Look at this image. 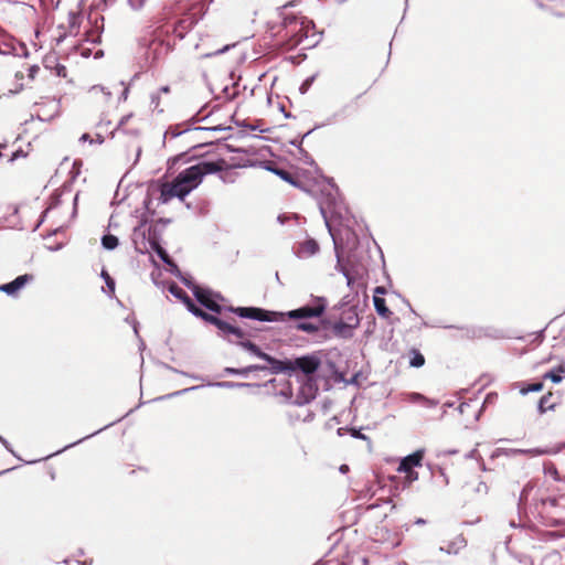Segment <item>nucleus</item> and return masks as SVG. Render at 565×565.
Instances as JSON below:
<instances>
[{"label":"nucleus","mask_w":565,"mask_h":565,"mask_svg":"<svg viewBox=\"0 0 565 565\" xmlns=\"http://www.w3.org/2000/svg\"><path fill=\"white\" fill-rule=\"evenodd\" d=\"M160 90L164 94H168L170 92V88L168 86H163L160 88Z\"/></svg>","instance_id":"nucleus-31"},{"label":"nucleus","mask_w":565,"mask_h":565,"mask_svg":"<svg viewBox=\"0 0 565 565\" xmlns=\"http://www.w3.org/2000/svg\"><path fill=\"white\" fill-rule=\"evenodd\" d=\"M565 373V364L561 363L553 370L543 374V380H550L553 383H559L563 379V374Z\"/></svg>","instance_id":"nucleus-14"},{"label":"nucleus","mask_w":565,"mask_h":565,"mask_svg":"<svg viewBox=\"0 0 565 565\" xmlns=\"http://www.w3.org/2000/svg\"><path fill=\"white\" fill-rule=\"evenodd\" d=\"M14 157H15V156H14V154H12V156L10 157L9 161H12V160L14 159Z\"/></svg>","instance_id":"nucleus-36"},{"label":"nucleus","mask_w":565,"mask_h":565,"mask_svg":"<svg viewBox=\"0 0 565 565\" xmlns=\"http://www.w3.org/2000/svg\"><path fill=\"white\" fill-rule=\"evenodd\" d=\"M385 294L384 287H376L375 288V295L373 297V302L375 310L377 315L382 318L390 319L393 312L388 309L386 306V301L383 297H380L379 295Z\"/></svg>","instance_id":"nucleus-12"},{"label":"nucleus","mask_w":565,"mask_h":565,"mask_svg":"<svg viewBox=\"0 0 565 565\" xmlns=\"http://www.w3.org/2000/svg\"><path fill=\"white\" fill-rule=\"evenodd\" d=\"M193 130H184L183 134L192 132Z\"/></svg>","instance_id":"nucleus-35"},{"label":"nucleus","mask_w":565,"mask_h":565,"mask_svg":"<svg viewBox=\"0 0 565 565\" xmlns=\"http://www.w3.org/2000/svg\"><path fill=\"white\" fill-rule=\"evenodd\" d=\"M326 309V303L319 299L315 306H303L287 313L269 311L257 307H230L228 310L241 318L254 319L259 321H284L287 316L289 319H307L320 317Z\"/></svg>","instance_id":"nucleus-3"},{"label":"nucleus","mask_w":565,"mask_h":565,"mask_svg":"<svg viewBox=\"0 0 565 565\" xmlns=\"http://www.w3.org/2000/svg\"><path fill=\"white\" fill-rule=\"evenodd\" d=\"M118 238L113 234L104 235L102 238V244L106 249H115L118 246Z\"/></svg>","instance_id":"nucleus-21"},{"label":"nucleus","mask_w":565,"mask_h":565,"mask_svg":"<svg viewBox=\"0 0 565 565\" xmlns=\"http://www.w3.org/2000/svg\"><path fill=\"white\" fill-rule=\"evenodd\" d=\"M102 276L105 278L106 284H107L108 288L110 289V292H114L115 291V281H114V279L105 270H103Z\"/></svg>","instance_id":"nucleus-24"},{"label":"nucleus","mask_w":565,"mask_h":565,"mask_svg":"<svg viewBox=\"0 0 565 565\" xmlns=\"http://www.w3.org/2000/svg\"><path fill=\"white\" fill-rule=\"evenodd\" d=\"M343 430H344V428H339L338 434L341 436Z\"/></svg>","instance_id":"nucleus-34"},{"label":"nucleus","mask_w":565,"mask_h":565,"mask_svg":"<svg viewBox=\"0 0 565 565\" xmlns=\"http://www.w3.org/2000/svg\"><path fill=\"white\" fill-rule=\"evenodd\" d=\"M276 173L285 181L291 183V184H295V179L292 177V174L286 170H281V169H277L276 170Z\"/></svg>","instance_id":"nucleus-23"},{"label":"nucleus","mask_w":565,"mask_h":565,"mask_svg":"<svg viewBox=\"0 0 565 565\" xmlns=\"http://www.w3.org/2000/svg\"><path fill=\"white\" fill-rule=\"evenodd\" d=\"M413 398H414V399H422V398H423V396H422L420 394H417V393H416V394H414V395H413Z\"/></svg>","instance_id":"nucleus-32"},{"label":"nucleus","mask_w":565,"mask_h":565,"mask_svg":"<svg viewBox=\"0 0 565 565\" xmlns=\"http://www.w3.org/2000/svg\"><path fill=\"white\" fill-rule=\"evenodd\" d=\"M241 330L245 333L244 338H237L236 335L231 334V333L230 334H224L222 332V334L224 337L233 335L235 339L239 340L238 344L241 347H243L244 349L250 351L253 354L257 355L258 358L265 360L270 365L269 370H270L271 373H273L274 370H279L280 369L279 367L280 366V360H277V359L273 358L271 355L263 352L260 350V348L258 345H256L255 343H253L252 341L245 340L250 334L245 332L243 329H241Z\"/></svg>","instance_id":"nucleus-7"},{"label":"nucleus","mask_w":565,"mask_h":565,"mask_svg":"<svg viewBox=\"0 0 565 565\" xmlns=\"http://www.w3.org/2000/svg\"><path fill=\"white\" fill-rule=\"evenodd\" d=\"M279 33L282 44L287 50H292L297 46L307 50L316 46L319 42L313 22L303 15L282 13Z\"/></svg>","instance_id":"nucleus-2"},{"label":"nucleus","mask_w":565,"mask_h":565,"mask_svg":"<svg viewBox=\"0 0 565 565\" xmlns=\"http://www.w3.org/2000/svg\"><path fill=\"white\" fill-rule=\"evenodd\" d=\"M345 469H348V466L342 467V471H345Z\"/></svg>","instance_id":"nucleus-37"},{"label":"nucleus","mask_w":565,"mask_h":565,"mask_svg":"<svg viewBox=\"0 0 565 565\" xmlns=\"http://www.w3.org/2000/svg\"><path fill=\"white\" fill-rule=\"evenodd\" d=\"M345 469H348V466L342 467V471H345Z\"/></svg>","instance_id":"nucleus-38"},{"label":"nucleus","mask_w":565,"mask_h":565,"mask_svg":"<svg viewBox=\"0 0 565 565\" xmlns=\"http://www.w3.org/2000/svg\"><path fill=\"white\" fill-rule=\"evenodd\" d=\"M349 431H350L351 436L354 438L363 439V440L367 439V437L364 434H362L361 430H359V429L350 428Z\"/></svg>","instance_id":"nucleus-26"},{"label":"nucleus","mask_w":565,"mask_h":565,"mask_svg":"<svg viewBox=\"0 0 565 565\" xmlns=\"http://www.w3.org/2000/svg\"><path fill=\"white\" fill-rule=\"evenodd\" d=\"M146 0H128V3L129 6L134 9V10H139L143 7Z\"/></svg>","instance_id":"nucleus-25"},{"label":"nucleus","mask_w":565,"mask_h":565,"mask_svg":"<svg viewBox=\"0 0 565 565\" xmlns=\"http://www.w3.org/2000/svg\"><path fill=\"white\" fill-rule=\"evenodd\" d=\"M202 12V4L195 3L192 8L184 12L170 28H167V34H173L177 39L182 40L199 22Z\"/></svg>","instance_id":"nucleus-5"},{"label":"nucleus","mask_w":565,"mask_h":565,"mask_svg":"<svg viewBox=\"0 0 565 565\" xmlns=\"http://www.w3.org/2000/svg\"><path fill=\"white\" fill-rule=\"evenodd\" d=\"M319 249V245L315 239H307L300 245L299 253L305 256H311Z\"/></svg>","instance_id":"nucleus-16"},{"label":"nucleus","mask_w":565,"mask_h":565,"mask_svg":"<svg viewBox=\"0 0 565 565\" xmlns=\"http://www.w3.org/2000/svg\"><path fill=\"white\" fill-rule=\"evenodd\" d=\"M266 370H268V367L265 365H249V366H246L243 369H228L227 371L232 374L247 375L248 373L254 372V371H266Z\"/></svg>","instance_id":"nucleus-19"},{"label":"nucleus","mask_w":565,"mask_h":565,"mask_svg":"<svg viewBox=\"0 0 565 565\" xmlns=\"http://www.w3.org/2000/svg\"><path fill=\"white\" fill-rule=\"evenodd\" d=\"M321 365V361L316 355H305L295 360L280 361V369L274 370L273 374L281 372H295L301 371L306 375H311L318 371Z\"/></svg>","instance_id":"nucleus-6"},{"label":"nucleus","mask_w":565,"mask_h":565,"mask_svg":"<svg viewBox=\"0 0 565 565\" xmlns=\"http://www.w3.org/2000/svg\"><path fill=\"white\" fill-rule=\"evenodd\" d=\"M151 249L166 263L169 262V255L166 249L160 245L156 237L149 238Z\"/></svg>","instance_id":"nucleus-17"},{"label":"nucleus","mask_w":565,"mask_h":565,"mask_svg":"<svg viewBox=\"0 0 565 565\" xmlns=\"http://www.w3.org/2000/svg\"><path fill=\"white\" fill-rule=\"evenodd\" d=\"M169 291L178 299H180L186 307V309L193 313L195 317L201 318L205 322H209L215 326L221 332L224 334H234L237 338H244L245 333L241 330V328L226 322L213 315H210L199 308L193 300L189 297V295L178 285L173 284L170 286Z\"/></svg>","instance_id":"nucleus-4"},{"label":"nucleus","mask_w":565,"mask_h":565,"mask_svg":"<svg viewBox=\"0 0 565 565\" xmlns=\"http://www.w3.org/2000/svg\"><path fill=\"white\" fill-rule=\"evenodd\" d=\"M1 147H3V148H4L6 146H1V145H0V148H1ZM1 156H2V153L0 152V157H1Z\"/></svg>","instance_id":"nucleus-39"},{"label":"nucleus","mask_w":565,"mask_h":565,"mask_svg":"<svg viewBox=\"0 0 565 565\" xmlns=\"http://www.w3.org/2000/svg\"><path fill=\"white\" fill-rule=\"evenodd\" d=\"M193 295L196 298V300L204 306L206 309L215 312L221 313L222 312V306L217 302V299L221 298L220 295L214 294L212 290L202 288L200 286L193 287Z\"/></svg>","instance_id":"nucleus-9"},{"label":"nucleus","mask_w":565,"mask_h":565,"mask_svg":"<svg viewBox=\"0 0 565 565\" xmlns=\"http://www.w3.org/2000/svg\"><path fill=\"white\" fill-rule=\"evenodd\" d=\"M296 329L307 333H315L319 330L318 326L312 322H299L296 324Z\"/></svg>","instance_id":"nucleus-22"},{"label":"nucleus","mask_w":565,"mask_h":565,"mask_svg":"<svg viewBox=\"0 0 565 565\" xmlns=\"http://www.w3.org/2000/svg\"><path fill=\"white\" fill-rule=\"evenodd\" d=\"M556 406V401L552 392L543 395L539 402V411L540 413H545L547 411L554 409Z\"/></svg>","instance_id":"nucleus-15"},{"label":"nucleus","mask_w":565,"mask_h":565,"mask_svg":"<svg viewBox=\"0 0 565 565\" xmlns=\"http://www.w3.org/2000/svg\"><path fill=\"white\" fill-rule=\"evenodd\" d=\"M543 387H544L543 382H536V383H532V384H522V386L520 387V393L522 395H526L530 392H540L543 390Z\"/></svg>","instance_id":"nucleus-20"},{"label":"nucleus","mask_w":565,"mask_h":565,"mask_svg":"<svg viewBox=\"0 0 565 565\" xmlns=\"http://www.w3.org/2000/svg\"><path fill=\"white\" fill-rule=\"evenodd\" d=\"M227 49H228V46L226 45V46H224L223 49L218 50L217 52H218V53H222V52L226 51Z\"/></svg>","instance_id":"nucleus-33"},{"label":"nucleus","mask_w":565,"mask_h":565,"mask_svg":"<svg viewBox=\"0 0 565 565\" xmlns=\"http://www.w3.org/2000/svg\"><path fill=\"white\" fill-rule=\"evenodd\" d=\"M29 72H30L29 76H30L31 78H33V77H34V74L39 72V66H31V67L29 68Z\"/></svg>","instance_id":"nucleus-27"},{"label":"nucleus","mask_w":565,"mask_h":565,"mask_svg":"<svg viewBox=\"0 0 565 565\" xmlns=\"http://www.w3.org/2000/svg\"><path fill=\"white\" fill-rule=\"evenodd\" d=\"M88 97L94 102L107 104L110 100L111 94L110 92H107L103 86L96 85L88 90Z\"/></svg>","instance_id":"nucleus-13"},{"label":"nucleus","mask_w":565,"mask_h":565,"mask_svg":"<svg viewBox=\"0 0 565 565\" xmlns=\"http://www.w3.org/2000/svg\"><path fill=\"white\" fill-rule=\"evenodd\" d=\"M425 451L423 449L416 450L413 454L406 456L399 463L398 471L406 475L408 481H415L418 479V473L413 469L415 467H422Z\"/></svg>","instance_id":"nucleus-8"},{"label":"nucleus","mask_w":565,"mask_h":565,"mask_svg":"<svg viewBox=\"0 0 565 565\" xmlns=\"http://www.w3.org/2000/svg\"><path fill=\"white\" fill-rule=\"evenodd\" d=\"M299 0H292V1H289L287 2L286 4H284V9H286L287 7L289 6H294L296 2H298Z\"/></svg>","instance_id":"nucleus-28"},{"label":"nucleus","mask_w":565,"mask_h":565,"mask_svg":"<svg viewBox=\"0 0 565 565\" xmlns=\"http://www.w3.org/2000/svg\"><path fill=\"white\" fill-rule=\"evenodd\" d=\"M411 359H409V365L412 367H422L425 364V358L417 349H411L408 352Z\"/></svg>","instance_id":"nucleus-18"},{"label":"nucleus","mask_w":565,"mask_h":565,"mask_svg":"<svg viewBox=\"0 0 565 565\" xmlns=\"http://www.w3.org/2000/svg\"><path fill=\"white\" fill-rule=\"evenodd\" d=\"M34 280V275L24 274L18 276L14 280L8 284L0 285V291L9 295L15 296L26 284Z\"/></svg>","instance_id":"nucleus-10"},{"label":"nucleus","mask_w":565,"mask_h":565,"mask_svg":"<svg viewBox=\"0 0 565 565\" xmlns=\"http://www.w3.org/2000/svg\"><path fill=\"white\" fill-rule=\"evenodd\" d=\"M350 322L338 321L332 324V332L338 338H349L352 335V329L359 324L358 316L349 318Z\"/></svg>","instance_id":"nucleus-11"},{"label":"nucleus","mask_w":565,"mask_h":565,"mask_svg":"<svg viewBox=\"0 0 565 565\" xmlns=\"http://www.w3.org/2000/svg\"><path fill=\"white\" fill-rule=\"evenodd\" d=\"M228 168L224 159L217 161H200L181 171L171 182L162 183L160 199L169 202L173 198L183 200L191 191L196 189L206 174L224 171Z\"/></svg>","instance_id":"nucleus-1"},{"label":"nucleus","mask_w":565,"mask_h":565,"mask_svg":"<svg viewBox=\"0 0 565 565\" xmlns=\"http://www.w3.org/2000/svg\"><path fill=\"white\" fill-rule=\"evenodd\" d=\"M81 140H82V141L90 140L89 135H88V134H84V135L81 137Z\"/></svg>","instance_id":"nucleus-29"},{"label":"nucleus","mask_w":565,"mask_h":565,"mask_svg":"<svg viewBox=\"0 0 565 565\" xmlns=\"http://www.w3.org/2000/svg\"><path fill=\"white\" fill-rule=\"evenodd\" d=\"M547 502H548L552 507H554V505H555V503H556V500H555V499H548V500H547ZM543 504H546V501H544V502H543Z\"/></svg>","instance_id":"nucleus-30"}]
</instances>
